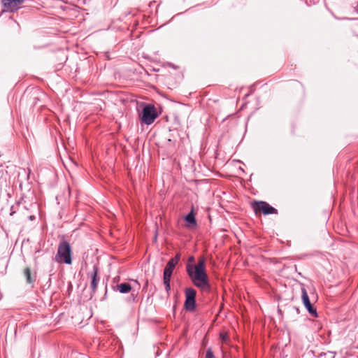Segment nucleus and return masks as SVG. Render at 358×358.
<instances>
[{"label":"nucleus","mask_w":358,"mask_h":358,"mask_svg":"<svg viewBox=\"0 0 358 358\" xmlns=\"http://www.w3.org/2000/svg\"><path fill=\"white\" fill-rule=\"evenodd\" d=\"M195 259L194 256L188 257L186 265V271L192 283L203 290L210 289L208 276L206 271V261L204 257H201L196 265H194Z\"/></svg>","instance_id":"nucleus-1"},{"label":"nucleus","mask_w":358,"mask_h":358,"mask_svg":"<svg viewBox=\"0 0 358 358\" xmlns=\"http://www.w3.org/2000/svg\"><path fill=\"white\" fill-rule=\"evenodd\" d=\"M24 275L26 278L27 282L29 284H31L34 282L35 279L31 277V270L29 268L27 267L24 270Z\"/></svg>","instance_id":"nucleus-12"},{"label":"nucleus","mask_w":358,"mask_h":358,"mask_svg":"<svg viewBox=\"0 0 358 358\" xmlns=\"http://www.w3.org/2000/svg\"><path fill=\"white\" fill-rule=\"evenodd\" d=\"M171 278H163V282H164V284L165 286V289L167 292H169L171 289V285H170Z\"/></svg>","instance_id":"nucleus-13"},{"label":"nucleus","mask_w":358,"mask_h":358,"mask_svg":"<svg viewBox=\"0 0 358 358\" xmlns=\"http://www.w3.org/2000/svg\"><path fill=\"white\" fill-rule=\"evenodd\" d=\"M196 292L194 289L189 287L185 289V308L187 311H193L195 308V298Z\"/></svg>","instance_id":"nucleus-6"},{"label":"nucleus","mask_w":358,"mask_h":358,"mask_svg":"<svg viewBox=\"0 0 358 358\" xmlns=\"http://www.w3.org/2000/svg\"><path fill=\"white\" fill-rule=\"evenodd\" d=\"M13 206L11 207V211H10V215H13L15 213V211L13 210Z\"/></svg>","instance_id":"nucleus-16"},{"label":"nucleus","mask_w":358,"mask_h":358,"mask_svg":"<svg viewBox=\"0 0 358 358\" xmlns=\"http://www.w3.org/2000/svg\"><path fill=\"white\" fill-rule=\"evenodd\" d=\"M251 206L256 215L260 213H262L264 215L278 214L276 208L264 201H254L251 203Z\"/></svg>","instance_id":"nucleus-3"},{"label":"nucleus","mask_w":358,"mask_h":358,"mask_svg":"<svg viewBox=\"0 0 358 358\" xmlns=\"http://www.w3.org/2000/svg\"><path fill=\"white\" fill-rule=\"evenodd\" d=\"M116 289L122 294L129 293L131 290V286L130 284L124 282L117 285Z\"/></svg>","instance_id":"nucleus-11"},{"label":"nucleus","mask_w":358,"mask_h":358,"mask_svg":"<svg viewBox=\"0 0 358 358\" xmlns=\"http://www.w3.org/2000/svg\"><path fill=\"white\" fill-rule=\"evenodd\" d=\"M301 292H302V301H303V303L305 307L306 308L307 310L308 311V313H317L316 308H315L313 306L312 303H310L308 293L306 292V289L304 287H303L301 289Z\"/></svg>","instance_id":"nucleus-9"},{"label":"nucleus","mask_w":358,"mask_h":358,"mask_svg":"<svg viewBox=\"0 0 358 358\" xmlns=\"http://www.w3.org/2000/svg\"><path fill=\"white\" fill-rule=\"evenodd\" d=\"M55 260L57 262L64 263L69 265L72 264L71 247L69 242L65 240L64 236L59 243Z\"/></svg>","instance_id":"nucleus-2"},{"label":"nucleus","mask_w":358,"mask_h":358,"mask_svg":"<svg viewBox=\"0 0 358 358\" xmlns=\"http://www.w3.org/2000/svg\"><path fill=\"white\" fill-rule=\"evenodd\" d=\"M29 219H30L31 220H33L34 219V216L31 215V216L29 217Z\"/></svg>","instance_id":"nucleus-17"},{"label":"nucleus","mask_w":358,"mask_h":358,"mask_svg":"<svg viewBox=\"0 0 358 358\" xmlns=\"http://www.w3.org/2000/svg\"><path fill=\"white\" fill-rule=\"evenodd\" d=\"M313 315L314 317H317L319 315L315 314V315Z\"/></svg>","instance_id":"nucleus-18"},{"label":"nucleus","mask_w":358,"mask_h":358,"mask_svg":"<svg viewBox=\"0 0 358 358\" xmlns=\"http://www.w3.org/2000/svg\"><path fill=\"white\" fill-rule=\"evenodd\" d=\"M91 282H90V287L93 293H95L97 289L98 283L100 280V278L99 276V267L97 265L93 266L92 271L90 274Z\"/></svg>","instance_id":"nucleus-8"},{"label":"nucleus","mask_w":358,"mask_h":358,"mask_svg":"<svg viewBox=\"0 0 358 358\" xmlns=\"http://www.w3.org/2000/svg\"><path fill=\"white\" fill-rule=\"evenodd\" d=\"M220 338L223 341H226L228 339V336L226 334H220Z\"/></svg>","instance_id":"nucleus-15"},{"label":"nucleus","mask_w":358,"mask_h":358,"mask_svg":"<svg viewBox=\"0 0 358 358\" xmlns=\"http://www.w3.org/2000/svg\"><path fill=\"white\" fill-rule=\"evenodd\" d=\"M158 114L155 106L148 104L143 108L141 122L145 124H151L157 117Z\"/></svg>","instance_id":"nucleus-4"},{"label":"nucleus","mask_w":358,"mask_h":358,"mask_svg":"<svg viewBox=\"0 0 358 358\" xmlns=\"http://www.w3.org/2000/svg\"><path fill=\"white\" fill-rule=\"evenodd\" d=\"M180 259V254L177 253L176 256L171 258L166 264L163 273V278H171L173 271L176 266Z\"/></svg>","instance_id":"nucleus-7"},{"label":"nucleus","mask_w":358,"mask_h":358,"mask_svg":"<svg viewBox=\"0 0 358 358\" xmlns=\"http://www.w3.org/2000/svg\"><path fill=\"white\" fill-rule=\"evenodd\" d=\"M185 220L187 223V227L188 228H195L197 226L195 215L193 213V210H191L185 217Z\"/></svg>","instance_id":"nucleus-10"},{"label":"nucleus","mask_w":358,"mask_h":358,"mask_svg":"<svg viewBox=\"0 0 358 358\" xmlns=\"http://www.w3.org/2000/svg\"><path fill=\"white\" fill-rule=\"evenodd\" d=\"M26 0H1L3 11L8 13L17 12Z\"/></svg>","instance_id":"nucleus-5"},{"label":"nucleus","mask_w":358,"mask_h":358,"mask_svg":"<svg viewBox=\"0 0 358 358\" xmlns=\"http://www.w3.org/2000/svg\"><path fill=\"white\" fill-rule=\"evenodd\" d=\"M357 13H358V10H357Z\"/></svg>","instance_id":"nucleus-19"},{"label":"nucleus","mask_w":358,"mask_h":358,"mask_svg":"<svg viewBox=\"0 0 358 358\" xmlns=\"http://www.w3.org/2000/svg\"><path fill=\"white\" fill-rule=\"evenodd\" d=\"M205 358H214V355L211 349L209 348L206 350Z\"/></svg>","instance_id":"nucleus-14"}]
</instances>
